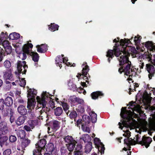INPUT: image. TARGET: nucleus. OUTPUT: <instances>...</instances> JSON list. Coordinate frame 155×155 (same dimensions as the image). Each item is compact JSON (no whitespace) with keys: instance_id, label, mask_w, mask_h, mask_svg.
<instances>
[{"instance_id":"c03bdc74","label":"nucleus","mask_w":155,"mask_h":155,"mask_svg":"<svg viewBox=\"0 0 155 155\" xmlns=\"http://www.w3.org/2000/svg\"><path fill=\"white\" fill-rule=\"evenodd\" d=\"M18 57L20 58V59L22 60H25L26 58V54L24 52H23L22 53H20L19 54Z\"/></svg>"},{"instance_id":"6e6552de","label":"nucleus","mask_w":155,"mask_h":155,"mask_svg":"<svg viewBox=\"0 0 155 155\" xmlns=\"http://www.w3.org/2000/svg\"><path fill=\"white\" fill-rule=\"evenodd\" d=\"M82 119H79L77 120L76 125L77 127H80L81 124H89L91 122L89 117L86 115H84L82 116Z\"/></svg>"},{"instance_id":"4468645a","label":"nucleus","mask_w":155,"mask_h":155,"mask_svg":"<svg viewBox=\"0 0 155 155\" xmlns=\"http://www.w3.org/2000/svg\"><path fill=\"white\" fill-rule=\"evenodd\" d=\"M130 132L128 130H126L125 133L123 134V135L127 137L126 138L124 139V142L125 143L128 144L132 143V139L129 138V137L130 136Z\"/></svg>"},{"instance_id":"9d476101","label":"nucleus","mask_w":155,"mask_h":155,"mask_svg":"<svg viewBox=\"0 0 155 155\" xmlns=\"http://www.w3.org/2000/svg\"><path fill=\"white\" fill-rule=\"evenodd\" d=\"M82 67L83 68L82 70V75L84 76V79L85 80V81L87 82V84H89V82L87 80L88 79L87 77L86 76L87 72L89 71L88 66L87 64V63L86 62L84 63L82 65Z\"/></svg>"},{"instance_id":"6e6d98bb","label":"nucleus","mask_w":155,"mask_h":155,"mask_svg":"<svg viewBox=\"0 0 155 155\" xmlns=\"http://www.w3.org/2000/svg\"><path fill=\"white\" fill-rule=\"evenodd\" d=\"M62 106L65 111L67 110L68 109V104L65 103H62Z\"/></svg>"},{"instance_id":"5fc2aeb1","label":"nucleus","mask_w":155,"mask_h":155,"mask_svg":"<svg viewBox=\"0 0 155 155\" xmlns=\"http://www.w3.org/2000/svg\"><path fill=\"white\" fill-rule=\"evenodd\" d=\"M94 143L97 145H99L102 144L100 140L97 138H95L94 140Z\"/></svg>"},{"instance_id":"338daca9","label":"nucleus","mask_w":155,"mask_h":155,"mask_svg":"<svg viewBox=\"0 0 155 155\" xmlns=\"http://www.w3.org/2000/svg\"><path fill=\"white\" fill-rule=\"evenodd\" d=\"M68 60L66 58H62V61L63 63L65 64L66 62H67Z\"/></svg>"},{"instance_id":"bf43d9fd","label":"nucleus","mask_w":155,"mask_h":155,"mask_svg":"<svg viewBox=\"0 0 155 155\" xmlns=\"http://www.w3.org/2000/svg\"><path fill=\"white\" fill-rule=\"evenodd\" d=\"M74 153V155H83V153L81 151H75Z\"/></svg>"},{"instance_id":"0e129e2a","label":"nucleus","mask_w":155,"mask_h":155,"mask_svg":"<svg viewBox=\"0 0 155 155\" xmlns=\"http://www.w3.org/2000/svg\"><path fill=\"white\" fill-rule=\"evenodd\" d=\"M101 153H104V150H105V148L104 147V146L103 144H101Z\"/></svg>"},{"instance_id":"c756f323","label":"nucleus","mask_w":155,"mask_h":155,"mask_svg":"<svg viewBox=\"0 0 155 155\" xmlns=\"http://www.w3.org/2000/svg\"><path fill=\"white\" fill-rule=\"evenodd\" d=\"M28 124L31 129H33L35 126L38 124V121L37 120H30L28 121Z\"/></svg>"},{"instance_id":"f03ea898","label":"nucleus","mask_w":155,"mask_h":155,"mask_svg":"<svg viewBox=\"0 0 155 155\" xmlns=\"http://www.w3.org/2000/svg\"><path fill=\"white\" fill-rule=\"evenodd\" d=\"M126 107H122L121 109L120 115L124 119L122 122V124L119 122L118 124L119 128L122 129L123 127L128 128L132 125L133 121V114L132 112L130 110H127Z\"/></svg>"},{"instance_id":"680f3d73","label":"nucleus","mask_w":155,"mask_h":155,"mask_svg":"<svg viewBox=\"0 0 155 155\" xmlns=\"http://www.w3.org/2000/svg\"><path fill=\"white\" fill-rule=\"evenodd\" d=\"M82 146L81 144L77 145L75 148V150L76 151H79L81 149Z\"/></svg>"},{"instance_id":"f8f14e48","label":"nucleus","mask_w":155,"mask_h":155,"mask_svg":"<svg viewBox=\"0 0 155 155\" xmlns=\"http://www.w3.org/2000/svg\"><path fill=\"white\" fill-rule=\"evenodd\" d=\"M8 132V127L7 123L2 121L0 123V134H5Z\"/></svg>"},{"instance_id":"20e7f679","label":"nucleus","mask_w":155,"mask_h":155,"mask_svg":"<svg viewBox=\"0 0 155 155\" xmlns=\"http://www.w3.org/2000/svg\"><path fill=\"white\" fill-rule=\"evenodd\" d=\"M134 139L137 143L142 145H145L147 148L149 146L152 141V139L150 137L145 136H143L141 140L138 134L136 135V138Z\"/></svg>"},{"instance_id":"f3484780","label":"nucleus","mask_w":155,"mask_h":155,"mask_svg":"<svg viewBox=\"0 0 155 155\" xmlns=\"http://www.w3.org/2000/svg\"><path fill=\"white\" fill-rule=\"evenodd\" d=\"M8 138L6 136L1 137L0 138V145L1 147L3 145H5L6 146L8 145L9 142H8Z\"/></svg>"},{"instance_id":"6ab92c4d","label":"nucleus","mask_w":155,"mask_h":155,"mask_svg":"<svg viewBox=\"0 0 155 155\" xmlns=\"http://www.w3.org/2000/svg\"><path fill=\"white\" fill-rule=\"evenodd\" d=\"M46 141L45 140L42 139L39 141L36 144V147L41 150L44 149L46 145Z\"/></svg>"},{"instance_id":"e433bc0d","label":"nucleus","mask_w":155,"mask_h":155,"mask_svg":"<svg viewBox=\"0 0 155 155\" xmlns=\"http://www.w3.org/2000/svg\"><path fill=\"white\" fill-rule=\"evenodd\" d=\"M82 130L85 132L90 133V128L87 126V124H81Z\"/></svg>"},{"instance_id":"052dcab7","label":"nucleus","mask_w":155,"mask_h":155,"mask_svg":"<svg viewBox=\"0 0 155 155\" xmlns=\"http://www.w3.org/2000/svg\"><path fill=\"white\" fill-rule=\"evenodd\" d=\"M24 129L27 131H31V128L27 125H25L24 127Z\"/></svg>"},{"instance_id":"412c9836","label":"nucleus","mask_w":155,"mask_h":155,"mask_svg":"<svg viewBox=\"0 0 155 155\" xmlns=\"http://www.w3.org/2000/svg\"><path fill=\"white\" fill-rule=\"evenodd\" d=\"M145 95H146L143 96V101L145 102L144 103V104L148 105L150 103L152 98L150 97V95L147 93L146 94V92H145Z\"/></svg>"},{"instance_id":"37998d69","label":"nucleus","mask_w":155,"mask_h":155,"mask_svg":"<svg viewBox=\"0 0 155 155\" xmlns=\"http://www.w3.org/2000/svg\"><path fill=\"white\" fill-rule=\"evenodd\" d=\"M59 26L58 25L54 24H51L50 27H49V29L51 31H54L55 30H58V29Z\"/></svg>"},{"instance_id":"b1692460","label":"nucleus","mask_w":155,"mask_h":155,"mask_svg":"<svg viewBox=\"0 0 155 155\" xmlns=\"http://www.w3.org/2000/svg\"><path fill=\"white\" fill-rule=\"evenodd\" d=\"M13 103V99L12 97H7L5 99V104L8 106H11Z\"/></svg>"},{"instance_id":"4c0bfd02","label":"nucleus","mask_w":155,"mask_h":155,"mask_svg":"<svg viewBox=\"0 0 155 155\" xmlns=\"http://www.w3.org/2000/svg\"><path fill=\"white\" fill-rule=\"evenodd\" d=\"M52 128L53 129L55 130L58 129L59 127L60 123L58 121L54 120L52 122Z\"/></svg>"},{"instance_id":"4d7b16f0","label":"nucleus","mask_w":155,"mask_h":155,"mask_svg":"<svg viewBox=\"0 0 155 155\" xmlns=\"http://www.w3.org/2000/svg\"><path fill=\"white\" fill-rule=\"evenodd\" d=\"M11 150L10 149L5 150L3 152L4 155H9L11 153Z\"/></svg>"},{"instance_id":"a19ab883","label":"nucleus","mask_w":155,"mask_h":155,"mask_svg":"<svg viewBox=\"0 0 155 155\" xmlns=\"http://www.w3.org/2000/svg\"><path fill=\"white\" fill-rule=\"evenodd\" d=\"M65 141L68 143V144L74 142L75 141L73 139L72 137L71 136H68L64 138Z\"/></svg>"},{"instance_id":"79ce46f5","label":"nucleus","mask_w":155,"mask_h":155,"mask_svg":"<svg viewBox=\"0 0 155 155\" xmlns=\"http://www.w3.org/2000/svg\"><path fill=\"white\" fill-rule=\"evenodd\" d=\"M5 51L4 52L3 55L4 56L10 54L11 53L12 51L11 46H8V47L4 48Z\"/></svg>"},{"instance_id":"a878e982","label":"nucleus","mask_w":155,"mask_h":155,"mask_svg":"<svg viewBox=\"0 0 155 155\" xmlns=\"http://www.w3.org/2000/svg\"><path fill=\"white\" fill-rule=\"evenodd\" d=\"M89 115L91 118V121L93 123H95L97 120V115L94 112L91 111L89 113Z\"/></svg>"},{"instance_id":"ea45409f","label":"nucleus","mask_w":155,"mask_h":155,"mask_svg":"<svg viewBox=\"0 0 155 155\" xmlns=\"http://www.w3.org/2000/svg\"><path fill=\"white\" fill-rule=\"evenodd\" d=\"M30 141L27 139H23L22 140L21 146L24 148L26 147L30 143Z\"/></svg>"},{"instance_id":"5701e85b","label":"nucleus","mask_w":155,"mask_h":155,"mask_svg":"<svg viewBox=\"0 0 155 155\" xmlns=\"http://www.w3.org/2000/svg\"><path fill=\"white\" fill-rule=\"evenodd\" d=\"M61 57L60 56H58L56 58L55 62L57 66H59L60 68L62 67L61 63H62V58L64 56V55L62 54Z\"/></svg>"},{"instance_id":"09e8293b","label":"nucleus","mask_w":155,"mask_h":155,"mask_svg":"<svg viewBox=\"0 0 155 155\" xmlns=\"http://www.w3.org/2000/svg\"><path fill=\"white\" fill-rule=\"evenodd\" d=\"M5 102L3 99H0V110H2L4 107Z\"/></svg>"},{"instance_id":"cd10ccee","label":"nucleus","mask_w":155,"mask_h":155,"mask_svg":"<svg viewBox=\"0 0 155 155\" xmlns=\"http://www.w3.org/2000/svg\"><path fill=\"white\" fill-rule=\"evenodd\" d=\"M81 139L83 140L84 142H87V143L90 142V141L91 140V137L87 134L83 135Z\"/></svg>"},{"instance_id":"ddd939ff","label":"nucleus","mask_w":155,"mask_h":155,"mask_svg":"<svg viewBox=\"0 0 155 155\" xmlns=\"http://www.w3.org/2000/svg\"><path fill=\"white\" fill-rule=\"evenodd\" d=\"M3 78L5 80H9L13 81L14 79L13 76L12 74V72L11 69H9L4 72Z\"/></svg>"},{"instance_id":"e2e57ef3","label":"nucleus","mask_w":155,"mask_h":155,"mask_svg":"<svg viewBox=\"0 0 155 155\" xmlns=\"http://www.w3.org/2000/svg\"><path fill=\"white\" fill-rule=\"evenodd\" d=\"M83 88H81V87H79L77 88V91L79 93H82V91H83Z\"/></svg>"},{"instance_id":"39448f33","label":"nucleus","mask_w":155,"mask_h":155,"mask_svg":"<svg viewBox=\"0 0 155 155\" xmlns=\"http://www.w3.org/2000/svg\"><path fill=\"white\" fill-rule=\"evenodd\" d=\"M27 107L28 109V115L31 118H34L35 117H38L34 112L33 110L35 106L36 102H34L32 101H31L27 103Z\"/></svg>"},{"instance_id":"49530a36","label":"nucleus","mask_w":155,"mask_h":155,"mask_svg":"<svg viewBox=\"0 0 155 155\" xmlns=\"http://www.w3.org/2000/svg\"><path fill=\"white\" fill-rule=\"evenodd\" d=\"M41 150L38 149L36 147V148L33 151V155H41Z\"/></svg>"},{"instance_id":"4be33fe9","label":"nucleus","mask_w":155,"mask_h":155,"mask_svg":"<svg viewBox=\"0 0 155 155\" xmlns=\"http://www.w3.org/2000/svg\"><path fill=\"white\" fill-rule=\"evenodd\" d=\"M26 119V116H20L18 118L16 122V124L18 126L23 124L24 123L25 120Z\"/></svg>"},{"instance_id":"f704fd0d","label":"nucleus","mask_w":155,"mask_h":155,"mask_svg":"<svg viewBox=\"0 0 155 155\" xmlns=\"http://www.w3.org/2000/svg\"><path fill=\"white\" fill-rule=\"evenodd\" d=\"M92 149V143L91 142L88 143L86 145L85 148V152L86 153H89Z\"/></svg>"},{"instance_id":"473e14b6","label":"nucleus","mask_w":155,"mask_h":155,"mask_svg":"<svg viewBox=\"0 0 155 155\" xmlns=\"http://www.w3.org/2000/svg\"><path fill=\"white\" fill-rule=\"evenodd\" d=\"M30 54L32 56V59L35 62H37L38 61L39 56L37 53L31 52Z\"/></svg>"},{"instance_id":"393cba45","label":"nucleus","mask_w":155,"mask_h":155,"mask_svg":"<svg viewBox=\"0 0 155 155\" xmlns=\"http://www.w3.org/2000/svg\"><path fill=\"white\" fill-rule=\"evenodd\" d=\"M103 94L100 91L94 92L91 94L92 98L93 99H96L98 96H103Z\"/></svg>"},{"instance_id":"aec40b11","label":"nucleus","mask_w":155,"mask_h":155,"mask_svg":"<svg viewBox=\"0 0 155 155\" xmlns=\"http://www.w3.org/2000/svg\"><path fill=\"white\" fill-rule=\"evenodd\" d=\"M18 113L21 115H24L27 113V110L25 107L23 105L19 106L18 107Z\"/></svg>"},{"instance_id":"9b49d317","label":"nucleus","mask_w":155,"mask_h":155,"mask_svg":"<svg viewBox=\"0 0 155 155\" xmlns=\"http://www.w3.org/2000/svg\"><path fill=\"white\" fill-rule=\"evenodd\" d=\"M27 97H28V102L31 101L35 102V97L36 95V91L33 89H30L28 91Z\"/></svg>"},{"instance_id":"bb28decb","label":"nucleus","mask_w":155,"mask_h":155,"mask_svg":"<svg viewBox=\"0 0 155 155\" xmlns=\"http://www.w3.org/2000/svg\"><path fill=\"white\" fill-rule=\"evenodd\" d=\"M19 34L15 32H14L10 34L9 36V38L13 40L17 39L19 38Z\"/></svg>"},{"instance_id":"2eb2a0df","label":"nucleus","mask_w":155,"mask_h":155,"mask_svg":"<svg viewBox=\"0 0 155 155\" xmlns=\"http://www.w3.org/2000/svg\"><path fill=\"white\" fill-rule=\"evenodd\" d=\"M36 47L37 48V51L38 52L45 53L48 50L47 45L45 44H41V45H38Z\"/></svg>"},{"instance_id":"7c9ffc66","label":"nucleus","mask_w":155,"mask_h":155,"mask_svg":"<svg viewBox=\"0 0 155 155\" xmlns=\"http://www.w3.org/2000/svg\"><path fill=\"white\" fill-rule=\"evenodd\" d=\"M68 85L69 88L70 90H72L74 91L77 90V88L76 87V86L73 84L72 82L70 80L68 81Z\"/></svg>"},{"instance_id":"13d9d810","label":"nucleus","mask_w":155,"mask_h":155,"mask_svg":"<svg viewBox=\"0 0 155 155\" xmlns=\"http://www.w3.org/2000/svg\"><path fill=\"white\" fill-rule=\"evenodd\" d=\"M52 155H58V151L55 149H53L51 152Z\"/></svg>"},{"instance_id":"f257e3e1","label":"nucleus","mask_w":155,"mask_h":155,"mask_svg":"<svg viewBox=\"0 0 155 155\" xmlns=\"http://www.w3.org/2000/svg\"><path fill=\"white\" fill-rule=\"evenodd\" d=\"M133 38V37H132L130 39H121L119 43L120 46H127L128 43L131 42L130 40ZM113 50H109L107 52V57H109L108 59V62H110V58L112 59L114 57V55L118 57L117 59L119 61V65L121 66V67L119 69V72L120 73L123 72L125 75L128 76L129 77L127 79V80H132L130 77L132 78L135 76L136 69L131 65V62L128 60V56L130 54L128 50L129 47H123L122 49L120 50L119 46L118 47L116 44Z\"/></svg>"},{"instance_id":"603ef678","label":"nucleus","mask_w":155,"mask_h":155,"mask_svg":"<svg viewBox=\"0 0 155 155\" xmlns=\"http://www.w3.org/2000/svg\"><path fill=\"white\" fill-rule=\"evenodd\" d=\"M138 84H135L134 85H133L134 89H133L132 88H129V94H131V91H134V90L136 91V88L138 87Z\"/></svg>"},{"instance_id":"7ed1b4c3","label":"nucleus","mask_w":155,"mask_h":155,"mask_svg":"<svg viewBox=\"0 0 155 155\" xmlns=\"http://www.w3.org/2000/svg\"><path fill=\"white\" fill-rule=\"evenodd\" d=\"M51 96V94L45 91L43 92L41 97L39 96L37 97L36 99L38 102V104L36 109L37 110L39 108L42 107V109L40 111V113L41 114L44 111L46 113L50 110L49 108H48L47 107H46V104H47V103L46 101V98L49 97Z\"/></svg>"},{"instance_id":"a211bd4d","label":"nucleus","mask_w":155,"mask_h":155,"mask_svg":"<svg viewBox=\"0 0 155 155\" xmlns=\"http://www.w3.org/2000/svg\"><path fill=\"white\" fill-rule=\"evenodd\" d=\"M144 46L148 50L150 51H155V45L152 42H147L145 44Z\"/></svg>"},{"instance_id":"dca6fc26","label":"nucleus","mask_w":155,"mask_h":155,"mask_svg":"<svg viewBox=\"0 0 155 155\" xmlns=\"http://www.w3.org/2000/svg\"><path fill=\"white\" fill-rule=\"evenodd\" d=\"M33 47L31 43H29L28 42L24 45L23 47V51L26 54H29L30 53V49Z\"/></svg>"},{"instance_id":"69168bd1","label":"nucleus","mask_w":155,"mask_h":155,"mask_svg":"<svg viewBox=\"0 0 155 155\" xmlns=\"http://www.w3.org/2000/svg\"><path fill=\"white\" fill-rule=\"evenodd\" d=\"M15 117L14 115H12L10 116V121L11 123H12L14 120Z\"/></svg>"},{"instance_id":"0eeeda50","label":"nucleus","mask_w":155,"mask_h":155,"mask_svg":"<svg viewBox=\"0 0 155 155\" xmlns=\"http://www.w3.org/2000/svg\"><path fill=\"white\" fill-rule=\"evenodd\" d=\"M153 64L155 66V60L153 62ZM146 67L147 71L149 73L148 77L150 79H151L152 77L154 76L155 73V68L153 65L147 64L146 65Z\"/></svg>"},{"instance_id":"8fccbe9b","label":"nucleus","mask_w":155,"mask_h":155,"mask_svg":"<svg viewBox=\"0 0 155 155\" xmlns=\"http://www.w3.org/2000/svg\"><path fill=\"white\" fill-rule=\"evenodd\" d=\"M77 116V114L76 112L75 111L71 112L69 116L71 118H75Z\"/></svg>"},{"instance_id":"423d86ee","label":"nucleus","mask_w":155,"mask_h":155,"mask_svg":"<svg viewBox=\"0 0 155 155\" xmlns=\"http://www.w3.org/2000/svg\"><path fill=\"white\" fill-rule=\"evenodd\" d=\"M17 68L19 73H22V74H25L28 68V66L26 64L25 61H18Z\"/></svg>"},{"instance_id":"3c124183","label":"nucleus","mask_w":155,"mask_h":155,"mask_svg":"<svg viewBox=\"0 0 155 155\" xmlns=\"http://www.w3.org/2000/svg\"><path fill=\"white\" fill-rule=\"evenodd\" d=\"M74 99L75 101L79 104H83L84 103L83 100L82 99L80 98H79L77 97H74Z\"/></svg>"},{"instance_id":"774afa93","label":"nucleus","mask_w":155,"mask_h":155,"mask_svg":"<svg viewBox=\"0 0 155 155\" xmlns=\"http://www.w3.org/2000/svg\"><path fill=\"white\" fill-rule=\"evenodd\" d=\"M140 68H143V66H144V63L142 62V61H140Z\"/></svg>"},{"instance_id":"c85d7f7f","label":"nucleus","mask_w":155,"mask_h":155,"mask_svg":"<svg viewBox=\"0 0 155 155\" xmlns=\"http://www.w3.org/2000/svg\"><path fill=\"white\" fill-rule=\"evenodd\" d=\"M76 143V141L74 142L67 144V147L68 150L70 152L73 151L75 148V144Z\"/></svg>"},{"instance_id":"864d4df0","label":"nucleus","mask_w":155,"mask_h":155,"mask_svg":"<svg viewBox=\"0 0 155 155\" xmlns=\"http://www.w3.org/2000/svg\"><path fill=\"white\" fill-rule=\"evenodd\" d=\"M17 140L16 137L14 135H12L9 137V140L11 142H14Z\"/></svg>"},{"instance_id":"58836bf2","label":"nucleus","mask_w":155,"mask_h":155,"mask_svg":"<svg viewBox=\"0 0 155 155\" xmlns=\"http://www.w3.org/2000/svg\"><path fill=\"white\" fill-rule=\"evenodd\" d=\"M17 77H18L19 79V83L20 85L22 87H24L26 84V82L24 80V78H22L20 80L19 78V74H18L17 75Z\"/></svg>"},{"instance_id":"72a5a7b5","label":"nucleus","mask_w":155,"mask_h":155,"mask_svg":"<svg viewBox=\"0 0 155 155\" xmlns=\"http://www.w3.org/2000/svg\"><path fill=\"white\" fill-rule=\"evenodd\" d=\"M135 103H130L129 104L130 105V108L133 111L135 110L139 111V106H136L135 105Z\"/></svg>"},{"instance_id":"1a4fd4ad","label":"nucleus","mask_w":155,"mask_h":155,"mask_svg":"<svg viewBox=\"0 0 155 155\" xmlns=\"http://www.w3.org/2000/svg\"><path fill=\"white\" fill-rule=\"evenodd\" d=\"M6 35L3 32L0 34V44H2L4 48L10 46L9 43L8 41L4 40L6 38Z\"/></svg>"},{"instance_id":"c9c22d12","label":"nucleus","mask_w":155,"mask_h":155,"mask_svg":"<svg viewBox=\"0 0 155 155\" xmlns=\"http://www.w3.org/2000/svg\"><path fill=\"white\" fill-rule=\"evenodd\" d=\"M17 134L18 137L22 139L24 138L25 136V133L23 130H19L17 132Z\"/></svg>"},{"instance_id":"2f4dec72","label":"nucleus","mask_w":155,"mask_h":155,"mask_svg":"<svg viewBox=\"0 0 155 155\" xmlns=\"http://www.w3.org/2000/svg\"><path fill=\"white\" fill-rule=\"evenodd\" d=\"M63 112V110L61 107H58L54 110L55 115L56 116H59L61 115Z\"/></svg>"},{"instance_id":"a18cd8bd","label":"nucleus","mask_w":155,"mask_h":155,"mask_svg":"<svg viewBox=\"0 0 155 155\" xmlns=\"http://www.w3.org/2000/svg\"><path fill=\"white\" fill-rule=\"evenodd\" d=\"M141 38L140 36L137 35L136 36H135L134 40V42L135 45H137L140 42V39Z\"/></svg>"},{"instance_id":"de8ad7c7","label":"nucleus","mask_w":155,"mask_h":155,"mask_svg":"<svg viewBox=\"0 0 155 155\" xmlns=\"http://www.w3.org/2000/svg\"><path fill=\"white\" fill-rule=\"evenodd\" d=\"M4 66L6 68H9L11 67L10 62L8 60H6L3 63Z\"/></svg>"}]
</instances>
